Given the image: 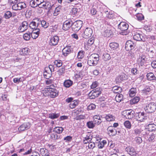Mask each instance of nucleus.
Masks as SVG:
<instances>
[{"mask_svg":"<svg viewBox=\"0 0 156 156\" xmlns=\"http://www.w3.org/2000/svg\"><path fill=\"white\" fill-rule=\"evenodd\" d=\"M29 52V49L27 48H23L20 51V54L23 55H27Z\"/></svg>","mask_w":156,"mask_h":156,"instance_id":"2f4dec72","label":"nucleus"},{"mask_svg":"<svg viewBox=\"0 0 156 156\" xmlns=\"http://www.w3.org/2000/svg\"><path fill=\"white\" fill-rule=\"evenodd\" d=\"M65 69L64 67H62L58 71H57V73L59 76L62 75L64 73Z\"/></svg>","mask_w":156,"mask_h":156,"instance_id":"5fc2aeb1","label":"nucleus"},{"mask_svg":"<svg viewBox=\"0 0 156 156\" xmlns=\"http://www.w3.org/2000/svg\"><path fill=\"white\" fill-rule=\"evenodd\" d=\"M137 19L138 20H141L144 19V16L141 14H138L136 16Z\"/></svg>","mask_w":156,"mask_h":156,"instance_id":"052dcab7","label":"nucleus"},{"mask_svg":"<svg viewBox=\"0 0 156 156\" xmlns=\"http://www.w3.org/2000/svg\"><path fill=\"white\" fill-rule=\"evenodd\" d=\"M94 42V39L90 38L87 42V43L88 46H90Z\"/></svg>","mask_w":156,"mask_h":156,"instance_id":"13d9d810","label":"nucleus"},{"mask_svg":"<svg viewBox=\"0 0 156 156\" xmlns=\"http://www.w3.org/2000/svg\"><path fill=\"white\" fill-rule=\"evenodd\" d=\"M59 38L56 35L50 38L49 44L50 46H55L58 44Z\"/></svg>","mask_w":156,"mask_h":156,"instance_id":"9d476101","label":"nucleus"},{"mask_svg":"<svg viewBox=\"0 0 156 156\" xmlns=\"http://www.w3.org/2000/svg\"><path fill=\"white\" fill-rule=\"evenodd\" d=\"M107 130L108 133L110 136H115L117 133V130L113 128L112 126H109Z\"/></svg>","mask_w":156,"mask_h":156,"instance_id":"ddd939ff","label":"nucleus"},{"mask_svg":"<svg viewBox=\"0 0 156 156\" xmlns=\"http://www.w3.org/2000/svg\"><path fill=\"white\" fill-rule=\"evenodd\" d=\"M147 137L148 138V140L149 141H152L154 138L155 136L152 133L149 136H148Z\"/></svg>","mask_w":156,"mask_h":156,"instance_id":"4d7b16f0","label":"nucleus"},{"mask_svg":"<svg viewBox=\"0 0 156 156\" xmlns=\"http://www.w3.org/2000/svg\"><path fill=\"white\" fill-rule=\"evenodd\" d=\"M96 108V105L93 103L90 104L87 107V109L88 110H94Z\"/></svg>","mask_w":156,"mask_h":156,"instance_id":"3c124183","label":"nucleus"},{"mask_svg":"<svg viewBox=\"0 0 156 156\" xmlns=\"http://www.w3.org/2000/svg\"><path fill=\"white\" fill-rule=\"evenodd\" d=\"M136 93V89L134 88H132L129 91V95L130 97H133L135 95Z\"/></svg>","mask_w":156,"mask_h":156,"instance_id":"f704fd0d","label":"nucleus"},{"mask_svg":"<svg viewBox=\"0 0 156 156\" xmlns=\"http://www.w3.org/2000/svg\"><path fill=\"white\" fill-rule=\"evenodd\" d=\"M54 63L58 67H60L62 66V62L60 60L55 61Z\"/></svg>","mask_w":156,"mask_h":156,"instance_id":"603ef678","label":"nucleus"},{"mask_svg":"<svg viewBox=\"0 0 156 156\" xmlns=\"http://www.w3.org/2000/svg\"><path fill=\"white\" fill-rule=\"evenodd\" d=\"M155 105L153 103H151L147 106V112L149 113H152L155 111Z\"/></svg>","mask_w":156,"mask_h":156,"instance_id":"dca6fc26","label":"nucleus"},{"mask_svg":"<svg viewBox=\"0 0 156 156\" xmlns=\"http://www.w3.org/2000/svg\"><path fill=\"white\" fill-rule=\"evenodd\" d=\"M73 22L70 19L66 20L63 23L62 29L64 30H67L72 26Z\"/></svg>","mask_w":156,"mask_h":156,"instance_id":"1a4fd4ad","label":"nucleus"},{"mask_svg":"<svg viewBox=\"0 0 156 156\" xmlns=\"http://www.w3.org/2000/svg\"><path fill=\"white\" fill-rule=\"evenodd\" d=\"M131 73L133 75H135L138 73V71L136 68H132L131 70Z\"/></svg>","mask_w":156,"mask_h":156,"instance_id":"0e129e2a","label":"nucleus"},{"mask_svg":"<svg viewBox=\"0 0 156 156\" xmlns=\"http://www.w3.org/2000/svg\"><path fill=\"white\" fill-rule=\"evenodd\" d=\"M63 130V128L62 127H57L53 129V131L56 133H60L62 132Z\"/></svg>","mask_w":156,"mask_h":156,"instance_id":"72a5a7b5","label":"nucleus"},{"mask_svg":"<svg viewBox=\"0 0 156 156\" xmlns=\"http://www.w3.org/2000/svg\"><path fill=\"white\" fill-rule=\"evenodd\" d=\"M119 44L117 43L112 42L109 44V46L112 50H116L119 47Z\"/></svg>","mask_w":156,"mask_h":156,"instance_id":"7c9ffc66","label":"nucleus"},{"mask_svg":"<svg viewBox=\"0 0 156 156\" xmlns=\"http://www.w3.org/2000/svg\"><path fill=\"white\" fill-rule=\"evenodd\" d=\"M99 60L98 55L96 54H91L88 58L87 63L90 66H94L98 63Z\"/></svg>","mask_w":156,"mask_h":156,"instance_id":"f257e3e1","label":"nucleus"},{"mask_svg":"<svg viewBox=\"0 0 156 156\" xmlns=\"http://www.w3.org/2000/svg\"><path fill=\"white\" fill-rule=\"evenodd\" d=\"M112 31L109 30H105L103 33V34L104 37H109L111 36Z\"/></svg>","mask_w":156,"mask_h":156,"instance_id":"ea45409f","label":"nucleus"},{"mask_svg":"<svg viewBox=\"0 0 156 156\" xmlns=\"http://www.w3.org/2000/svg\"><path fill=\"white\" fill-rule=\"evenodd\" d=\"M79 103L78 100H74L70 103L69 107L71 108H73L78 105Z\"/></svg>","mask_w":156,"mask_h":156,"instance_id":"473e14b6","label":"nucleus"},{"mask_svg":"<svg viewBox=\"0 0 156 156\" xmlns=\"http://www.w3.org/2000/svg\"><path fill=\"white\" fill-rule=\"evenodd\" d=\"M33 20L36 21L37 22H38L39 24L41 23L42 27L44 28H47L48 27L49 23H47L45 20H42L41 21L38 18L34 19Z\"/></svg>","mask_w":156,"mask_h":156,"instance_id":"f3484780","label":"nucleus"},{"mask_svg":"<svg viewBox=\"0 0 156 156\" xmlns=\"http://www.w3.org/2000/svg\"><path fill=\"white\" fill-rule=\"evenodd\" d=\"M30 5L33 8L37 6L35 0H31L30 2Z\"/></svg>","mask_w":156,"mask_h":156,"instance_id":"6e6d98bb","label":"nucleus"},{"mask_svg":"<svg viewBox=\"0 0 156 156\" xmlns=\"http://www.w3.org/2000/svg\"><path fill=\"white\" fill-rule=\"evenodd\" d=\"M73 84V82L69 80H65L64 82V85L66 87H69Z\"/></svg>","mask_w":156,"mask_h":156,"instance_id":"c756f323","label":"nucleus"},{"mask_svg":"<svg viewBox=\"0 0 156 156\" xmlns=\"http://www.w3.org/2000/svg\"><path fill=\"white\" fill-rule=\"evenodd\" d=\"M85 116L82 115H80L77 116L75 119L76 120H79L84 119Z\"/></svg>","mask_w":156,"mask_h":156,"instance_id":"680f3d73","label":"nucleus"},{"mask_svg":"<svg viewBox=\"0 0 156 156\" xmlns=\"http://www.w3.org/2000/svg\"><path fill=\"white\" fill-rule=\"evenodd\" d=\"M48 67H45L44 69V71L43 73V75L45 78L46 79L47 77V75L48 74L49 72H48Z\"/></svg>","mask_w":156,"mask_h":156,"instance_id":"e2e57ef3","label":"nucleus"},{"mask_svg":"<svg viewBox=\"0 0 156 156\" xmlns=\"http://www.w3.org/2000/svg\"><path fill=\"white\" fill-rule=\"evenodd\" d=\"M34 21L31 22L29 25L30 27L32 29H35L39 28L38 25L39 24V22H37L36 21Z\"/></svg>","mask_w":156,"mask_h":156,"instance_id":"4be33fe9","label":"nucleus"},{"mask_svg":"<svg viewBox=\"0 0 156 156\" xmlns=\"http://www.w3.org/2000/svg\"><path fill=\"white\" fill-rule=\"evenodd\" d=\"M124 125L126 128L130 129L131 128V122L129 121H126L125 122Z\"/></svg>","mask_w":156,"mask_h":156,"instance_id":"09e8293b","label":"nucleus"},{"mask_svg":"<svg viewBox=\"0 0 156 156\" xmlns=\"http://www.w3.org/2000/svg\"><path fill=\"white\" fill-rule=\"evenodd\" d=\"M28 28L27 23L26 21H24L22 22L20 25L19 30L20 32H23L26 30Z\"/></svg>","mask_w":156,"mask_h":156,"instance_id":"6ab92c4d","label":"nucleus"},{"mask_svg":"<svg viewBox=\"0 0 156 156\" xmlns=\"http://www.w3.org/2000/svg\"><path fill=\"white\" fill-rule=\"evenodd\" d=\"M115 97V99L118 102H120L122 100L123 96L122 94L118 93Z\"/></svg>","mask_w":156,"mask_h":156,"instance_id":"49530a36","label":"nucleus"},{"mask_svg":"<svg viewBox=\"0 0 156 156\" xmlns=\"http://www.w3.org/2000/svg\"><path fill=\"white\" fill-rule=\"evenodd\" d=\"M128 27V25L126 23L120 22L118 25V29L121 31L120 34L123 35H127L128 33L127 30Z\"/></svg>","mask_w":156,"mask_h":156,"instance_id":"f03ea898","label":"nucleus"},{"mask_svg":"<svg viewBox=\"0 0 156 156\" xmlns=\"http://www.w3.org/2000/svg\"><path fill=\"white\" fill-rule=\"evenodd\" d=\"M119 4L121 5H124L126 4V0H119Z\"/></svg>","mask_w":156,"mask_h":156,"instance_id":"774afa93","label":"nucleus"},{"mask_svg":"<svg viewBox=\"0 0 156 156\" xmlns=\"http://www.w3.org/2000/svg\"><path fill=\"white\" fill-rule=\"evenodd\" d=\"M127 151L129 152V154L131 156H135L137 154L134 148L133 147H129L126 148Z\"/></svg>","mask_w":156,"mask_h":156,"instance_id":"5701e85b","label":"nucleus"},{"mask_svg":"<svg viewBox=\"0 0 156 156\" xmlns=\"http://www.w3.org/2000/svg\"><path fill=\"white\" fill-rule=\"evenodd\" d=\"M61 8L62 6L59 5L55 8L54 12L53 13L54 16H57L59 14V12L61 10Z\"/></svg>","mask_w":156,"mask_h":156,"instance_id":"e433bc0d","label":"nucleus"},{"mask_svg":"<svg viewBox=\"0 0 156 156\" xmlns=\"http://www.w3.org/2000/svg\"><path fill=\"white\" fill-rule=\"evenodd\" d=\"M72 52V49L68 47H65L62 50V55L65 57H66Z\"/></svg>","mask_w":156,"mask_h":156,"instance_id":"a211bd4d","label":"nucleus"},{"mask_svg":"<svg viewBox=\"0 0 156 156\" xmlns=\"http://www.w3.org/2000/svg\"><path fill=\"white\" fill-rule=\"evenodd\" d=\"M138 115L136 116V119L138 121L140 122L144 121V120L145 119V116L144 115V112H140L137 113Z\"/></svg>","mask_w":156,"mask_h":156,"instance_id":"aec40b11","label":"nucleus"},{"mask_svg":"<svg viewBox=\"0 0 156 156\" xmlns=\"http://www.w3.org/2000/svg\"><path fill=\"white\" fill-rule=\"evenodd\" d=\"M102 59L105 61H107L110 60L111 58V56L108 53H105L103 54L102 56Z\"/></svg>","mask_w":156,"mask_h":156,"instance_id":"4c0bfd02","label":"nucleus"},{"mask_svg":"<svg viewBox=\"0 0 156 156\" xmlns=\"http://www.w3.org/2000/svg\"><path fill=\"white\" fill-rule=\"evenodd\" d=\"M63 140H64L65 141V142H69L72 140V137L71 136H68L66 137H65Z\"/></svg>","mask_w":156,"mask_h":156,"instance_id":"864d4df0","label":"nucleus"},{"mask_svg":"<svg viewBox=\"0 0 156 156\" xmlns=\"http://www.w3.org/2000/svg\"><path fill=\"white\" fill-rule=\"evenodd\" d=\"M48 91L50 93L49 96L51 98H55L58 95V91L55 89H49Z\"/></svg>","mask_w":156,"mask_h":156,"instance_id":"2eb2a0df","label":"nucleus"},{"mask_svg":"<svg viewBox=\"0 0 156 156\" xmlns=\"http://www.w3.org/2000/svg\"><path fill=\"white\" fill-rule=\"evenodd\" d=\"M30 127V124L29 122L24 123L20 125L18 129L19 131H23L28 129Z\"/></svg>","mask_w":156,"mask_h":156,"instance_id":"4468645a","label":"nucleus"},{"mask_svg":"<svg viewBox=\"0 0 156 156\" xmlns=\"http://www.w3.org/2000/svg\"><path fill=\"white\" fill-rule=\"evenodd\" d=\"M101 94V91L98 88L93 90L88 94V96L90 99H94Z\"/></svg>","mask_w":156,"mask_h":156,"instance_id":"423d86ee","label":"nucleus"},{"mask_svg":"<svg viewBox=\"0 0 156 156\" xmlns=\"http://www.w3.org/2000/svg\"><path fill=\"white\" fill-rule=\"evenodd\" d=\"M146 58L145 55H143L141 57L140 64L141 66L144 65L146 63Z\"/></svg>","mask_w":156,"mask_h":156,"instance_id":"de8ad7c7","label":"nucleus"},{"mask_svg":"<svg viewBox=\"0 0 156 156\" xmlns=\"http://www.w3.org/2000/svg\"><path fill=\"white\" fill-rule=\"evenodd\" d=\"M81 33L82 37L87 39L91 37L93 33V30L90 27H86Z\"/></svg>","mask_w":156,"mask_h":156,"instance_id":"20e7f679","label":"nucleus"},{"mask_svg":"<svg viewBox=\"0 0 156 156\" xmlns=\"http://www.w3.org/2000/svg\"><path fill=\"white\" fill-rule=\"evenodd\" d=\"M136 45V44L132 41H128L126 43L125 48L126 51H129L134 49Z\"/></svg>","mask_w":156,"mask_h":156,"instance_id":"6e6552de","label":"nucleus"},{"mask_svg":"<svg viewBox=\"0 0 156 156\" xmlns=\"http://www.w3.org/2000/svg\"><path fill=\"white\" fill-rule=\"evenodd\" d=\"M128 78V76L124 73H122L120 75L118 76L116 79V81L118 83L121 82L123 80H127Z\"/></svg>","mask_w":156,"mask_h":156,"instance_id":"9b49d317","label":"nucleus"},{"mask_svg":"<svg viewBox=\"0 0 156 156\" xmlns=\"http://www.w3.org/2000/svg\"><path fill=\"white\" fill-rule=\"evenodd\" d=\"M141 37L140 34L136 33L133 36V39L137 41H145V39L142 36Z\"/></svg>","mask_w":156,"mask_h":156,"instance_id":"412c9836","label":"nucleus"},{"mask_svg":"<svg viewBox=\"0 0 156 156\" xmlns=\"http://www.w3.org/2000/svg\"><path fill=\"white\" fill-rule=\"evenodd\" d=\"M40 152L42 156H50L48 150L45 148H41L40 150Z\"/></svg>","mask_w":156,"mask_h":156,"instance_id":"393cba45","label":"nucleus"},{"mask_svg":"<svg viewBox=\"0 0 156 156\" xmlns=\"http://www.w3.org/2000/svg\"><path fill=\"white\" fill-rule=\"evenodd\" d=\"M87 127L89 129H92L95 126L94 123H93L92 121H89L87 122Z\"/></svg>","mask_w":156,"mask_h":156,"instance_id":"a18cd8bd","label":"nucleus"},{"mask_svg":"<svg viewBox=\"0 0 156 156\" xmlns=\"http://www.w3.org/2000/svg\"><path fill=\"white\" fill-rule=\"evenodd\" d=\"M88 146L89 148L93 149L95 147V144L94 143L90 142L89 143Z\"/></svg>","mask_w":156,"mask_h":156,"instance_id":"69168bd1","label":"nucleus"},{"mask_svg":"<svg viewBox=\"0 0 156 156\" xmlns=\"http://www.w3.org/2000/svg\"><path fill=\"white\" fill-rule=\"evenodd\" d=\"M112 90H113L114 91V92L117 93H120L122 90L121 87L117 86H115L113 87Z\"/></svg>","mask_w":156,"mask_h":156,"instance_id":"c9c22d12","label":"nucleus"},{"mask_svg":"<svg viewBox=\"0 0 156 156\" xmlns=\"http://www.w3.org/2000/svg\"><path fill=\"white\" fill-rule=\"evenodd\" d=\"M39 8L40 9V12H39V13H41V12H42V10H41V8H44V9H46L50 10L51 8V3L48 2H45L42 5V6H40V7H39Z\"/></svg>","mask_w":156,"mask_h":156,"instance_id":"f8f14e48","label":"nucleus"},{"mask_svg":"<svg viewBox=\"0 0 156 156\" xmlns=\"http://www.w3.org/2000/svg\"><path fill=\"white\" fill-rule=\"evenodd\" d=\"M83 24V21L80 20H78L73 22L72 30L75 32H78L81 29Z\"/></svg>","mask_w":156,"mask_h":156,"instance_id":"7ed1b4c3","label":"nucleus"},{"mask_svg":"<svg viewBox=\"0 0 156 156\" xmlns=\"http://www.w3.org/2000/svg\"><path fill=\"white\" fill-rule=\"evenodd\" d=\"M24 39L26 41L29 40L30 38V33H27L24 34L23 36Z\"/></svg>","mask_w":156,"mask_h":156,"instance_id":"8fccbe9b","label":"nucleus"},{"mask_svg":"<svg viewBox=\"0 0 156 156\" xmlns=\"http://www.w3.org/2000/svg\"><path fill=\"white\" fill-rule=\"evenodd\" d=\"M134 111L132 109L125 110L122 112V115L126 119H131L133 118L134 116Z\"/></svg>","mask_w":156,"mask_h":156,"instance_id":"39448f33","label":"nucleus"},{"mask_svg":"<svg viewBox=\"0 0 156 156\" xmlns=\"http://www.w3.org/2000/svg\"><path fill=\"white\" fill-rule=\"evenodd\" d=\"M94 124L98 125H99L102 122L100 118V117L97 115H95L93 117Z\"/></svg>","mask_w":156,"mask_h":156,"instance_id":"a878e982","label":"nucleus"},{"mask_svg":"<svg viewBox=\"0 0 156 156\" xmlns=\"http://www.w3.org/2000/svg\"><path fill=\"white\" fill-rule=\"evenodd\" d=\"M114 16L113 12L110 11L107 13L106 17L109 19H112L113 17Z\"/></svg>","mask_w":156,"mask_h":156,"instance_id":"bf43d9fd","label":"nucleus"},{"mask_svg":"<svg viewBox=\"0 0 156 156\" xmlns=\"http://www.w3.org/2000/svg\"><path fill=\"white\" fill-rule=\"evenodd\" d=\"M51 138L54 140H56L58 139H61L60 136H58L57 134L54 133L52 134L51 135Z\"/></svg>","mask_w":156,"mask_h":156,"instance_id":"37998d69","label":"nucleus"},{"mask_svg":"<svg viewBox=\"0 0 156 156\" xmlns=\"http://www.w3.org/2000/svg\"><path fill=\"white\" fill-rule=\"evenodd\" d=\"M77 57L79 58H82L83 57V51H80L78 53Z\"/></svg>","mask_w":156,"mask_h":156,"instance_id":"338daca9","label":"nucleus"},{"mask_svg":"<svg viewBox=\"0 0 156 156\" xmlns=\"http://www.w3.org/2000/svg\"><path fill=\"white\" fill-rule=\"evenodd\" d=\"M156 129V125L154 123L148 124L147 127V129L149 131L152 132L155 130Z\"/></svg>","mask_w":156,"mask_h":156,"instance_id":"bb28decb","label":"nucleus"},{"mask_svg":"<svg viewBox=\"0 0 156 156\" xmlns=\"http://www.w3.org/2000/svg\"><path fill=\"white\" fill-rule=\"evenodd\" d=\"M140 100V98L138 97H136L130 101V103L133 104L137 103Z\"/></svg>","mask_w":156,"mask_h":156,"instance_id":"79ce46f5","label":"nucleus"},{"mask_svg":"<svg viewBox=\"0 0 156 156\" xmlns=\"http://www.w3.org/2000/svg\"><path fill=\"white\" fill-rule=\"evenodd\" d=\"M154 34H150L148 35V36L147 37V39H149V42H152L153 40H155V35Z\"/></svg>","mask_w":156,"mask_h":156,"instance_id":"c03bdc74","label":"nucleus"},{"mask_svg":"<svg viewBox=\"0 0 156 156\" xmlns=\"http://www.w3.org/2000/svg\"><path fill=\"white\" fill-rule=\"evenodd\" d=\"M147 80L150 81L156 80V77L153 73L150 72L147 73Z\"/></svg>","mask_w":156,"mask_h":156,"instance_id":"b1692460","label":"nucleus"},{"mask_svg":"<svg viewBox=\"0 0 156 156\" xmlns=\"http://www.w3.org/2000/svg\"><path fill=\"white\" fill-rule=\"evenodd\" d=\"M12 16V12L9 11L5 12L4 14L3 17L6 19H9Z\"/></svg>","mask_w":156,"mask_h":156,"instance_id":"a19ab883","label":"nucleus"},{"mask_svg":"<svg viewBox=\"0 0 156 156\" xmlns=\"http://www.w3.org/2000/svg\"><path fill=\"white\" fill-rule=\"evenodd\" d=\"M151 23L150 24L147 25V32H148V34H155L154 30H153V27L151 26Z\"/></svg>","mask_w":156,"mask_h":156,"instance_id":"cd10ccee","label":"nucleus"},{"mask_svg":"<svg viewBox=\"0 0 156 156\" xmlns=\"http://www.w3.org/2000/svg\"><path fill=\"white\" fill-rule=\"evenodd\" d=\"M59 116V114L52 113L49 114L48 116L49 118L51 119H54L58 118Z\"/></svg>","mask_w":156,"mask_h":156,"instance_id":"58836bf2","label":"nucleus"},{"mask_svg":"<svg viewBox=\"0 0 156 156\" xmlns=\"http://www.w3.org/2000/svg\"><path fill=\"white\" fill-rule=\"evenodd\" d=\"M104 118L108 121H111L115 120V117L111 114L106 115Z\"/></svg>","mask_w":156,"mask_h":156,"instance_id":"c85d7f7f","label":"nucleus"},{"mask_svg":"<svg viewBox=\"0 0 156 156\" xmlns=\"http://www.w3.org/2000/svg\"><path fill=\"white\" fill-rule=\"evenodd\" d=\"M26 5L24 2H21L14 4L12 6V8L15 11L20 10L26 8Z\"/></svg>","mask_w":156,"mask_h":156,"instance_id":"0eeeda50","label":"nucleus"}]
</instances>
